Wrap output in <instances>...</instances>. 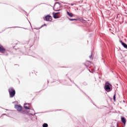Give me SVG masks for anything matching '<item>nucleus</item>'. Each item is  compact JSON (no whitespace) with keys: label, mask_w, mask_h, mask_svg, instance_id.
I'll return each instance as SVG.
<instances>
[{"label":"nucleus","mask_w":127,"mask_h":127,"mask_svg":"<svg viewBox=\"0 0 127 127\" xmlns=\"http://www.w3.org/2000/svg\"><path fill=\"white\" fill-rule=\"evenodd\" d=\"M10 98H13L15 96V90L12 88H10L8 89Z\"/></svg>","instance_id":"f257e3e1"},{"label":"nucleus","mask_w":127,"mask_h":127,"mask_svg":"<svg viewBox=\"0 0 127 127\" xmlns=\"http://www.w3.org/2000/svg\"><path fill=\"white\" fill-rule=\"evenodd\" d=\"M111 87H112V84L110 83L107 82L105 84L104 88L107 92H111Z\"/></svg>","instance_id":"f03ea898"},{"label":"nucleus","mask_w":127,"mask_h":127,"mask_svg":"<svg viewBox=\"0 0 127 127\" xmlns=\"http://www.w3.org/2000/svg\"><path fill=\"white\" fill-rule=\"evenodd\" d=\"M53 8H54V10H55V11H58L60 10V5L56 4L54 5Z\"/></svg>","instance_id":"7ed1b4c3"},{"label":"nucleus","mask_w":127,"mask_h":127,"mask_svg":"<svg viewBox=\"0 0 127 127\" xmlns=\"http://www.w3.org/2000/svg\"><path fill=\"white\" fill-rule=\"evenodd\" d=\"M44 20H46V21H51L52 20V17L49 15H47L45 16Z\"/></svg>","instance_id":"20e7f679"},{"label":"nucleus","mask_w":127,"mask_h":127,"mask_svg":"<svg viewBox=\"0 0 127 127\" xmlns=\"http://www.w3.org/2000/svg\"><path fill=\"white\" fill-rule=\"evenodd\" d=\"M5 51H6V50L5 49L3 46H2L1 45H0V52L1 53H5Z\"/></svg>","instance_id":"39448f33"},{"label":"nucleus","mask_w":127,"mask_h":127,"mask_svg":"<svg viewBox=\"0 0 127 127\" xmlns=\"http://www.w3.org/2000/svg\"><path fill=\"white\" fill-rule=\"evenodd\" d=\"M15 108L18 112H20L22 110V107L21 106H19V105H17L15 106Z\"/></svg>","instance_id":"423d86ee"},{"label":"nucleus","mask_w":127,"mask_h":127,"mask_svg":"<svg viewBox=\"0 0 127 127\" xmlns=\"http://www.w3.org/2000/svg\"><path fill=\"white\" fill-rule=\"evenodd\" d=\"M59 12H57L56 13H53V17L54 18L57 19V18H59V16H58V14Z\"/></svg>","instance_id":"0eeeda50"},{"label":"nucleus","mask_w":127,"mask_h":127,"mask_svg":"<svg viewBox=\"0 0 127 127\" xmlns=\"http://www.w3.org/2000/svg\"><path fill=\"white\" fill-rule=\"evenodd\" d=\"M121 44L123 45V46H124V48H126V49H127V44L123 42L122 41H121Z\"/></svg>","instance_id":"6e6552de"},{"label":"nucleus","mask_w":127,"mask_h":127,"mask_svg":"<svg viewBox=\"0 0 127 127\" xmlns=\"http://www.w3.org/2000/svg\"><path fill=\"white\" fill-rule=\"evenodd\" d=\"M121 121H122V123H123V124L124 125H126V123L127 122V121L126 120V118H125L124 117H122L121 118Z\"/></svg>","instance_id":"1a4fd4ad"},{"label":"nucleus","mask_w":127,"mask_h":127,"mask_svg":"<svg viewBox=\"0 0 127 127\" xmlns=\"http://www.w3.org/2000/svg\"><path fill=\"white\" fill-rule=\"evenodd\" d=\"M67 14L69 16V17H73V14L72 13H70L68 11H67Z\"/></svg>","instance_id":"9d476101"},{"label":"nucleus","mask_w":127,"mask_h":127,"mask_svg":"<svg viewBox=\"0 0 127 127\" xmlns=\"http://www.w3.org/2000/svg\"><path fill=\"white\" fill-rule=\"evenodd\" d=\"M43 127H48V124H46V123H44L43 125Z\"/></svg>","instance_id":"9b49d317"},{"label":"nucleus","mask_w":127,"mask_h":127,"mask_svg":"<svg viewBox=\"0 0 127 127\" xmlns=\"http://www.w3.org/2000/svg\"><path fill=\"white\" fill-rule=\"evenodd\" d=\"M69 20H70V21H73L74 20H77V19H71L69 18Z\"/></svg>","instance_id":"f8f14e48"},{"label":"nucleus","mask_w":127,"mask_h":127,"mask_svg":"<svg viewBox=\"0 0 127 127\" xmlns=\"http://www.w3.org/2000/svg\"><path fill=\"white\" fill-rule=\"evenodd\" d=\"M113 100H114V102H116V94H114V95L113 96Z\"/></svg>","instance_id":"ddd939ff"},{"label":"nucleus","mask_w":127,"mask_h":127,"mask_svg":"<svg viewBox=\"0 0 127 127\" xmlns=\"http://www.w3.org/2000/svg\"><path fill=\"white\" fill-rule=\"evenodd\" d=\"M24 109H25V110H30V108L27 106H24Z\"/></svg>","instance_id":"4468645a"},{"label":"nucleus","mask_w":127,"mask_h":127,"mask_svg":"<svg viewBox=\"0 0 127 127\" xmlns=\"http://www.w3.org/2000/svg\"><path fill=\"white\" fill-rule=\"evenodd\" d=\"M23 113H24V114H26V111H24Z\"/></svg>","instance_id":"2eb2a0df"},{"label":"nucleus","mask_w":127,"mask_h":127,"mask_svg":"<svg viewBox=\"0 0 127 127\" xmlns=\"http://www.w3.org/2000/svg\"><path fill=\"white\" fill-rule=\"evenodd\" d=\"M71 4V5H72V6L74 5V3H71V4Z\"/></svg>","instance_id":"dca6fc26"},{"label":"nucleus","mask_w":127,"mask_h":127,"mask_svg":"<svg viewBox=\"0 0 127 127\" xmlns=\"http://www.w3.org/2000/svg\"><path fill=\"white\" fill-rule=\"evenodd\" d=\"M44 25H46V24H44Z\"/></svg>","instance_id":"f3484780"}]
</instances>
